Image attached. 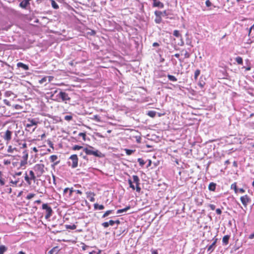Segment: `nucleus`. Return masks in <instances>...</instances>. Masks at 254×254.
<instances>
[{"mask_svg": "<svg viewBox=\"0 0 254 254\" xmlns=\"http://www.w3.org/2000/svg\"><path fill=\"white\" fill-rule=\"evenodd\" d=\"M56 248H54L53 249H52V250H51L49 252V254H53V253H54V251L55 250Z\"/></svg>", "mask_w": 254, "mask_h": 254, "instance_id": "obj_64", "label": "nucleus"}, {"mask_svg": "<svg viewBox=\"0 0 254 254\" xmlns=\"http://www.w3.org/2000/svg\"><path fill=\"white\" fill-rule=\"evenodd\" d=\"M93 120H94L97 122H101L102 121L101 120V118L99 116L97 115H94L93 118H92Z\"/></svg>", "mask_w": 254, "mask_h": 254, "instance_id": "obj_33", "label": "nucleus"}, {"mask_svg": "<svg viewBox=\"0 0 254 254\" xmlns=\"http://www.w3.org/2000/svg\"><path fill=\"white\" fill-rule=\"evenodd\" d=\"M230 236L229 235H225L223 237L222 242L225 245H228L229 243V240Z\"/></svg>", "mask_w": 254, "mask_h": 254, "instance_id": "obj_24", "label": "nucleus"}, {"mask_svg": "<svg viewBox=\"0 0 254 254\" xmlns=\"http://www.w3.org/2000/svg\"><path fill=\"white\" fill-rule=\"evenodd\" d=\"M17 66L19 68H22L25 70H27L29 69V66L28 65L21 62L18 63L17 64Z\"/></svg>", "mask_w": 254, "mask_h": 254, "instance_id": "obj_18", "label": "nucleus"}, {"mask_svg": "<svg viewBox=\"0 0 254 254\" xmlns=\"http://www.w3.org/2000/svg\"><path fill=\"white\" fill-rule=\"evenodd\" d=\"M200 73V70L199 69H196L194 72V78L195 80L197 79L198 76L199 75Z\"/></svg>", "mask_w": 254, "mask_h": 254, "instance_id": "obj_38", "label": "nucleus"}, {"mask_svg": "<svg viewBox=\"0 0 254 254\" xmlns=\"http://www.w3.org/2000/svg\"><path fill=\"white\" fill-rule=\"evenodd\" d=\"M154 14L155 15V18L154 19L155 22L157 24H160L162 21V17L165 16L167 18L168 16L169 15V13L166 10H165L163 11L156 10L154 12Z\"/></svg>", "mask_w": 254, "mask_h": 254, "instance_id": "obj_2", "label": "nucleus"}, {"mask_svg": "<svg viewBox=\"0 0 254 254\" xmlns=\"http://www.w3.org/2000/svg\"><path fill=\"white\" fill-rule=\"evenodd\" d=\"M58 159V156L56 155H52L50 157V160L51 162H54Z\"/></svg>", "mask_w": 254, "mask_h": 254, "instance_id": "obj_34", "label": "nucleus"}, {"mask_svg": "<svg viewBox=\"0 0 254 254\" xmlns=\"http://www.w3.org/2000/svg\"><path fill=\"white\" fill-rule=\"evenodd\" d=\"M208 189L211 191H214L216 189V184L212 182L208 186Z\"/></svg>", "mask_w": 254, "mask_h": 254, "instance_id": "obj_25", "label": "nucleus"}, {"mask_svg": "<svg viewBox=\"0 0 254 254\" xmlns=\"http://www.w3.org/2000/svg\"><path fill=\"white\" fill-rule=\"evenodd\" d=\"M153 7H158L159 8H162L164 7V5L161 1H159V0H157L155 2H153Z\"/></svg>", "mask_w": 254, "mask_h": 254, "instance_id": "obj_19", "label": "nucleus"}, {"mask_svg": "<svg viewBox=\"0 0 254 254\" xmlns=\"http://www.w3.org/2000/svg\"><path fill=\"white\" fill-rule=\"evenodd\" d=\"M241 201L243 205L246 207L248 204L250 202L251 198L248 195H245L240 197Z\"/></svg>", "mask_w": 254, "mask_h": 254, "instance_id": "obj_13", "label": "nucleus"}, {"mask_svg": "<svg viewBox=\"0 0 254 254\" xmlns=\"http://www.w3.org/2000/svg\"><path fill=\"white\" fill-rule=\"evenodd\" d=\"M109 225H111V226H113L114 224H115V222H114V220H110L109 222Z\"/></svg>", "mask_w": 254, "mask_h": 254, "instance_id": "obj_56", "label": "nucleus"}, {"mask_svg": "<svg viewBox=\"0 0 254 254\" xmlns=\"http://www.w3.org/2000/svg\"><path fill=\"white\" fill-rule=\"evenodd\" d=\"M93 149V147L89 146L88 147L83 148V151L87 155H94L96 157H101L102 156V153L98 150H94Z\"/></svg>", "mask_w": 254, "mask_h": 254, "instance_id": "obj_4", "label": "nucleus"}, {"mask_svg": "<svg viewBox=\"0 0 254 254\" xmlns=\"http://www.w3.org/2000/svg\"><path fill=\"white\" fill-rule=\"evenodd\" d=\"M102 226L105 228H107L109 227V223L108 222H105L102 223Z\"/></svg>", "mask_w": 254, "mask_h": 254, "instance_id": "obj_52", "label": "nucleus"}, {"mask_svg": "<svg viewBox=\"0 0 254 254\" xmlns=\"http://www.w3.org/2000/svg\"><path fill=\"white\" fill-rule=\"evenodd\" d=\"M217 239H215L212 244L209 246L207 248V251L211 253L213 251L216 243H217Z\"/></svg>", "mask_w": 254, "mask_h": 254, "instance_id": "obj_17", "label": "nucleus"}, {"mask_svg": "<svg viewBox=\"0 0 254 254\" xmlns=\"http://www.w3.org/2000/svg\"><path fill=\"white\" fill-rule=\"evenodd\" d=\"M12 131L9 129H7L1 135L2 138L7 143H9L12 138Z\"/></svg>", "mask_w": 254, "mask_h": 254, "instance_id": "obj_8", "label": "nucleus"}, {"mask_svg": "<svg viewBox=\"0 0 254 254\" xmlns=\"http://www.w3.org/2000/svg\"><path fill=\"white\" fill-rule=\"evenodd\" d=\"M69 160L70 161L67 162L68 166L72 168H75L78 166V158L76 154L71 155L69 157Z\"/></svg>", "mask_w": 254, "mask_h": 254, "instance_id": "obj_6", "label": "nucleus"}, {"mask_svg": "<svg viewBox=\"0 0 254 254\" xmlns=\"http://www.w3.org/2000/svg\"><path fill=\"white\" fill-rule=\"evenodd\" d=\"M133 183L135 184V190L137 192H139L141 190V188L139 186V179L137 175L132 176Z\"/></svg>", "mask_w": 254, "mask_h": 254, "instance_id": "obj_10", "label": "nucleus"}, {"mask_svg": "<svg viewBox=\"0 0 254 254\" xmlns=\"http://www.w3.org/2000/svg\"><path fill=\"white\" fill-rule=\"evenodd\" d=\"M96 135L99 137H101V138H104L105 137V136L103 135H102L101 133H96Z\"/></svg>", "mask_w": 254, "mask_h": 254, "instance_id": "obj_58", "label": "nucleus"}, {"mask_svg": "<svg viewBox=\"0 0 254 254\" xmlns=\"http://www.w3.org/2000/svg\"><path fill=\"white\" fill-rule=\"evenodd\" d=\"M209 207L212 210H214L215 209V205L212 204H210Z\"/></svg>", "mask_w": 254, "mask_h": 254, "instance_id": "obj_53", "label": "nucleus"}, {"mask_svg": "<svg viewBox=\"0 0 254 254\" xmlns=\"http://www.w3.org/2000/svg\"><path fill=\"white\" fill-rule=\"evenodd\" d=\"M5 179L3 177L2 173L0 171V186H3L5 185Z\"/></svg>", "mask_w": 254, "mask_h": 254, "instance_id": "obj_21", "label": "nucleus"}, {"mask_svg": "<svg viewBox=\"0 0 254 254\" xmlns=\"http://www.w3.org/2000/svg\"><path fill=\"white\" fill-rule=\"evenodd\" d=\"M36 177V174L32 170L29 171V174H27V172L24 174V180L26 183L29 186L32 184V181L34 183L36 182L37 180Z\"/></svg>", "mask_w": 254, "mask_h": 254, "instance_id": "obj_3", "label": "nucleus"}, {"mask_svg": "<svg viewBox=\"0 0 254 254\" xmlns=\"http://www.w3.org/2000/svg\"><path fill=\"white\" fill-rule=\"evenodd\" d=\"M205 4L207 7H209L212 5V3L209 0H207L205 1Z\"/></svg>", "mask_w": 254, "mask_h": 254, "instance_id": "obj_50", "label": "nucleus"}, {"mask_svg": "<svg viewBox=\"0 0 254 254\" xmlns=\"http://www.w3.org/2000/svg\"><path fill=\"white\" fill-rule=\"evenodd\" d=\"M130 208V206L129 205L127 206L125 208L123 209H118L117 211V214H120L121 213L127 212L128 210H129Z\"/></svg>", "mask_w": 254, "mask_h": 254, "instance_id": "obj_20", "label": "nucleus"}, {"mask_svg": "<svg viewBox=\"0 0 254 254\" xmlns=\"http://www.w3.org/2000/svg\"><path fill=\"white\" fill-rule=\"evenodd\" d=\"M21 175H22V172H16L13 175V178H15L16 176H21Z\"/></svg>", "mask_w": 254, "mask_h": 254, "instance_id": "obj_51", "label": "nucleus"}, {"mask_svg": "<svg viewBox=\"0 0 254 254\" xmlns=\"http://www.w3.org/2000/svg\"><path fill=\"white\" fill-rule=\"evenodd\" d=\"M128 183L129 185V187L132 189V190H135V188L134 186L133 185V182L130 179L128 180Z\"/></svg>", "mask_w": 254, "mask_h": 254, "instance_id": "obj_41", "label": "nucleus"}, {"mask_svg": "<svg viewBox=\"0 0 254 254\" xmlns=\"http://www.w3.org/2000/svg\"><path fill=\"white\" fill-rule=\"evenodd\" d=\"M19 2V6L23 8L26 9L30 5V1L31 0H17Z\"/></svg>", "mask_w": 254, "mask_h": 254, "instance_id": "obj_11", "label": "nucleus"}, {"mask_svg": "<svg viewBox=\"0 0 254 254\" xmlns=\"http://www.w3.org/2000/svg\"><path fill=\"white\" fill-rule=\"evenodd\" d=\"M235 61L238 64H243V60L242 57H237L235 58Z\"/></svg>", "mask_w": 254, "mask_h": 254, "instance_id": "obj_28", "label": "nucleus"}, {"mask_svg": "<svg viewBox=\"0 0 254 254\" xmlns=\"http://www.w3.org/2000/svg\"><path fill=\"white\" fill-rule=\"evenodd\" d=\"M81 244L82 245L81 248L83 251L86 250V249L89 247V246L86 245L84 243H82Z\"/></svg>", "mask_w": 254, "mask_h": 254, "instance_id": "obj_47", "label": "nucleus"}, {"mask_svg": "<svg viewBox=\"0 0 254 254\" xmlns=\"http://www.w3.org/2000/svg\"><path fill=\"white\" fill-rule=\"evenodd\" d=\"M74 190L73 188H66L64 190L63 195L65 199L68 202L75 201L78 198L73 196Z\"/></svg>", "mask_w": 254, "mask_h": 254, "instance_id": "obj_1", "label": "nucleus"}, {"mask_svg": "<svg viewBox=\"0 0 254 254\" xmlns=\"http://www.w3.org/2000/svg\"><path fill=\"white\" fill-rule=\"evenodd\" d=\"M246 64H247V66L243 67V68H245L246 71H249L251 69V63L248 59L246 60Z\"/></svg>", "mask_w": 254, "mask_h": 254, "instance_id": "obj_23", "label": "nucleus"}, {"mask_svg": "<svg viewBox=\"0 0 254 254\" xmlns=\"http://www.w3.org/2000/svg\"><path fill=\"white\" fill-rule=\"evenodd\" d=\"M152 45L153 47H158L159 46V44L157 42H154L153 43Z\"/></svg>", "mask_w": 254, "mask_h": 254, "instance_id": "obj_61", "label": "nucleus"}, {"mask_svg": "<svg viewBox=\"0 0 254 254\" xmlns=\"http://www.w3.org/2000/svg\"><path fill=\"white\" fill-rule=\"evenodd\" d=\"M65 227L66 229L74 230L76 228V225L75 224L65 225Z\"/></svg>", "mask_w": 254, "mask_h": 254, "instance_id": "obj_29", "label": "nucleus"}, {"mask_svg": "<svg viewBox=\"0 0 254 254\" xmlns=\"http://www.w3.org/2000/svg\"><path fill=\"white\" fill-rule=\"evenodd\" d=\"M238 191H239L241 193H244V192H245V190L243 188H241V189H240L239 190H238Z\"/></svg>", "mask_w": 254, "mask_h": 254, "instance_id": "obj_63", "label": "nucleus"}, {"mask_svg": "<svg viewBox=\"0 0 254 254\" xmlns=\"http://www.w3.org/2000/svg\"><path fill=\"white\" fill-rule=\"evenodd\" d=\"M14 150H16L15 148H12L11 145H9L7 148V152L9 153H12Z\"/></svg>", "mask_w": 254, "mask_h": 254, "instance_id": "obj_43", "label": "nucleus"}, {"mask_svg": "<svg viewBox=\"0 0 254 254\" xmlns=\"http://www.w3.org/2000/svg\"><path fill=\"white\" fill-rule=\"evenodd\" d=\"M72 119V117L70 115H67L64 117V120L67 121H70Z\"/></svg>", "mask_w": 254, "mask_h": 254, "instance_id": "obj_46", "label": "nucleus"}, {"mask_svg": "<svg viewBox=\"0 0 254 254\" xmlns=\"http://www.w3.org/2000/svg\"><path fill=\"white\" fill-rule=\"evenodd\" d=\"M137 161L139 163V165L141 167L143 166L145 164V162L142 158H138L137 159Z\"/></svg>", "mask_w": 254, "mask_h": 254, "instance_id": "obj_40", "label": "nucleus"}, {"mask_svg": "<svg viewBox=\"0 0 254 254\" xmlns=\"http://www.w3.org/2000/svg\"><path fill=\"white\" fill-rule=\"evenodd\" d=\"M11 95V92L10 91H6L5 93V95L7 97L10 96Z\"/></svg>", "mask_w": 254, "mask_h": 254, "instance_id": "obj_57", "label": "nucleus"}, {"mask_svg": "<svg viewBox=\"0 0 254 254\" xmlns=\"http://www.w3.org/2000/svg\"><path fill=\"white\" fill-rule=\"evenodd\" d=\"M204 84H205V83L199 82V83H198V85H199L201 88H203V87H204Z\"/></svg>", "mask_w": 254, "mask_h": 254, "instance_id": "obj_60", "label": "nucleus"}, {"mask_svg": "<svg viewBox=\"0 0 254 254\" xmlns=\"http://www.w3.org/2000/svg\"><path fill=\"white\" fill-rule=\"evenodd\" d=\"M147 115L151 118H154L156 116V112L154 111H149Z\"/></svg>", "mask_w": 254, "mask_h": 254, "instance_id": "obj_35", "label": "nucleus"}, {"mask_svg": "<svg viewBox=\"0 0 254 254\" xmlns=\"http://www.w3.org/2000/svg\"><path fill=\"white\" fill-rule=\"evenodd\" d=\"M48 78L49 81L50 82L53 79L54 77L52 76H48Z\"/></svg>", "mask_w": 254, "mask_h": 254, "instance_id": "obj_62", "label": "nucleus"}, {"mask_svg": "<svg viewBox=\"0 0 254 254\" xmlns=\"http://www.w3.org/2000/svg\"><path fill=\"white\" fill-rule=\"evenodd\" d=\"M173 35H174V36H175L176 37H177V38L182 37L181 34L180 33L179 31L178 30H175L174 31Z\"/></svg>", "mask_w": 254, "mask_h": 254, "instance_id": "obj_37", "label": "nucleus"}, {"mask_svg": "<svg viewBox=\"0 0 254 254\" xmlns=\"http://www.w3.org/2000/svg\"><path fill=\"white\" fill-rule=\"evenodd\" d=\"M15 180H11L10 181V185L12 187H16L17 186H21L22 185V184L23 183L22 181H20L19 178H14Z\"/></svg>", "mask_w": 254, "mask_h": 254, "instance_id": "obj_14", "label": "nucleus"}, {"mask_svg": "<svg viewBox=\"0 0 254 254\" xmlns=\"http://www.w3.org/2000/svg\"><path fill=\"white\" fill-rule=\"evenodd\" d=\"M87 194V197L89 199V200L91 202H94L95 200V199L94 198V196L95 195V194L91 191H89L86 192Z\"/></svg>", "mask_w": 254, "mask_h": 254, "instance_id": "obj_16", "label": "nucleus"}, {"mask_svg": "<svg viewBox=\"0 0 254 254\" xmlns=\"http://www.w3.org/2000/svg\"><path fill=\"white\" fill-rule=\"evenodd\" d=\"M83 148H84V147H83V146L78 145H75L72 147V150H73L74 151L79 150L81 149H83Z\"/></svg>", "mask_w": 254, "mask_h": 254, "instance_id": "obj_30", "label": "nucleus"}, {"mask_svg": "<svg viewBox=\"0 0 254 254\" xmlns=\"http://www.w3.org/2000/svg\"><path fill=\"white\" fill-rule=\"evenodd\" d=\"M51 2V5L53 8L55 9H57L59 8V6L58 4L56 3V2L54 0H50Z\"/></svg>", "mask_w": 254, "mask_h": 254, "instance_id": "obj_27", "label": "nucleus"}, {"mask_svg": "<svg viewBox=\"0 0 254 254\" xmlns=\"http://www.w3.org/2000/svg\"><path fill=\"white\" fill-rule=\"evenodd\" d=\"M74 192H75L76 193L79 194L80 195L82 194V192L80 190H74Z\"/></svg>", "mask_w": 254, "mask_h": 254, "instance_id": "obj_59", "label": "nucleus"}, {"mask_svg": "<svg viewBox=\"0 0 254 254\" xmlns=\"http://www.w3.org/2000/svg\"><path fill=\"white\" fill-rule=\"evenodd\" d=\"M216 212L217 214L220 215L222 213V211L220 208H217L216 210Z\"/></svg>", "mask_w": 254, "mask_h": 254, "instance_id": "obj_54", "label": "nucleus"}, {"mask_svg": "<svg viewBox=\"0 0 254 254\" xmlns=\"http://www.w3.org/2000/svg\"><path fill=\"white\" fill-rule=\"evenodd\" d=\"M78 136H81L84 141L86 140V133L85 132H80L78 134Z\"/></svg>", "mask_w": 254, "mask_h": 254, "instance_id": "obj_44", "label": "nucleus"}, {"mask_svg": "<svg viewBox=\"0 0 254 254\" xmlns=\"http://www.w3.org/2000/svg\"><path fill=\"white\" fill-rule=\"evenodd\" d=\"M47 77H44L43 78H42L41 80H39V83L40 84H42L43 83H44V82L46 81L47 80Z\"/></svg>", "mask_w": 254, "mask_h": 254, "instance_id": "obj_49", "label": "nucleus"}, {"mask_svg": "<svg viewBox=\"0 0 254 254\" xmlns=\"http://www.w3.org/2000/svg\"><path fill=\"white\" fill-rule=\"evenodd\" d=\"M167 77H168V79L170 81H177V78L175 76H174V75L168 74L167 75Z\"/></svg>", "mask_w": 254, "mask_h": 254, "instance_id": "obj_36", "label": "nucleus"}, {"mask_svg": "<svg viewBox=\"0 0 254 254\" xmlns=\"http://www.w3.org/2000/svg\"><path fill=\"white\" fill-rule=\"evenodd\" d=\"M184 56H185V58H189L190 57V54H189V53L188 51H185V53H184Z\"/></svg>", "mask_w": 254, "mask_h": 254, "instance_id": "obj_48", "label": "nucleus"}, {"mask_svg": "<svg viewBox=\"0 0 254 254\" xmlns=\"http://www.w3.org/2000/svg\"><path fill=\"white\" fill-rule=\"evenodd\" d=\"M7 248L3 245L0 246V254H3L7 251Z\"/></svg>", "mask_w": 254, "mask_h": 254, "instance_id": "obj_32", "label": "nucleus"}, {"mask_svg": "<svg viewBox=\"0 0 254 254\" xmlns=\"http://www.w3.org/2000/svg\"><path fill=\"white\" fill-rule=\"evenodd\" d=\"M45 165L43 164H37L33 168L37 177L39 178L42 176L45 172Z\"/></svg>", "mask_w": 254, "mask_h": 254, "instance_id": "obj_5", "label": "nucleus"}, {"mask_svg": "<svg viewBox=\"0 0 254 254\" xmlns=\"http://www.w3.org/2000/svg\"><path fill=\"white\" fill-rule=\"evenodd\" d=\"M101 250H98V251H92L89 253V254H100Z\"/></svg>", "mask_w": 254, "mask_h": 254, "instance_id": "obj_45", "label": "nucleus"}, {"mask_svg": "<svg viewBox=\"0 0 254 254\" xmlns=\"http://www.w3.org/2000/svg\"><path fill=\"white\" fill-rule=\"evenodd\" d=\"M113 210H109L106 211L102 216V218H105L108 216L109 214L113 212Z\"/></svg>", "mask_w": 254, "mask_h": 254, "instance_id": "obj_39", "label": "nucleus"}, {"mask_svg": "<svg viewBox=\"0 0 254 254\" xmlns=\"http://www.w3.org/2000/svg\"><path fill=\"white\" fill-rule=\"evenodd\" d=\"M10 164V161L9 160H4V165H9Z\"/></svg>", "mask_w": 254, "mask_h": 254, "instance_id": "obj_55", "label": "nucleus"}, {"mask_svg": "<svg viewBox=\"0 0 254 254\" xmlns=\"http://www.w3.org/2000/svg\"><path fill=\"white\" fill-rule=\"evenodd\" d=\"M58 96L62 99V101H69L70 100V98L68 96V94L65 92L61 91L59 93Z\"/></svg>", "mask_w": 254, "mask_h": 254, "instance_id": "obj_12", "label": "nucleus"}, {"mask_svg": "<svg viewBox=\"0 0 254 254\" xmlns=\"http://www.w3.org/2000/svg\"><path fill=\"white\" fill-rule=\"evenodd\" d=\"M42 209L45 210V218L46 219H49L52 216L53 211L52 207L48 203H43L42 205Z\"/></svg>", "mask_w": 254, "mask_h": 254, "instance_id": "obj_7", "label": "nucleus"}, {"mask_svg": "<svg viewBox=\"0 0 254 254\" xmlns=\"http://www.w3.org/2000/svg\"><path fill=\"white\" fill-rule=\"evenodd\" d=\"M27 123L26 125V128H30L33 126H37L38 124V122L35 119H28Z\"/></svg>", "mask_w": 254, "mask_h": 254, "instance_id": "obj_15", "label": "nucleus"}, {"mask_svg": "<svg viewBox=\"0 0 254 254\" xmlns=\"http://www.w3.org/2000/svg\"><path fill=\"white\" fill-rule=\"evenodd\" d=\"M124 150L127 155H130L135 151V150H131L127 148L125 149Z\"/></svg>", "mask_w": 254, "mask_h": 254, "instance_id": "obj_31", "label": "nucleus"}, {"mask_svg": "<svg viewBox=\"0 0 254 254\" xmlns=\"http://www.w3.org/2000/svg\"><path fill=\"white\" fill-rule=\"evenodd\" d=\"M104 208V206L102 204L99 205L97 203L94 204V208L95 210H103Z\"/></svg>", "mask_w": 254, "mask_h": 254, "instance_id": "obj_22", "label": "nucleus"}, {"mask_svg": "<svg viewBox=\"0 0 254 254\" xmlns=\"http://www.w3.org/2000/svg\"><path fill=\"white\" fill-rule=\"evenodd\" d=\"M24 155L22 157V160L20 161L18 169H25L27 164V160L28 158V154L26 151L24 152Z\"/></svg>", "mask_w": 254, "mask_h": 254, "instance_id": "obj_9", "label": "nucleus"}, {"mask_svg": "<svg viewBox=\"0 0 254 254\" xmlns=\"http://www.w3.org/2000/svg\"><path fill=\"white\" fill-rule=\"evenodd\" d=\"M35 195H36V194L35 193H30L27 194V195L26 197V199L27 200L31 199V198L34 197Z\"/></svg>", "mask_w": 254, "mask_h": 254, "instance_id": "obj_42", "label": "nucleus"}, {"mask_svg": "<svg viewBox=\"0 0 254 254\" xmlns=\"http://www.w3.org/2000/svg\"><path fill=\"white\" fill-rule=\"evenodd\" d=\"M231 189L234 190L236 193L238 192V189L237 186V183L235 182L231 185Z\"/></svg>", "mask_w": 254, "mask_h": 254, "instance_id": "obj_26", "label": "nucleus"}]
</instances>
